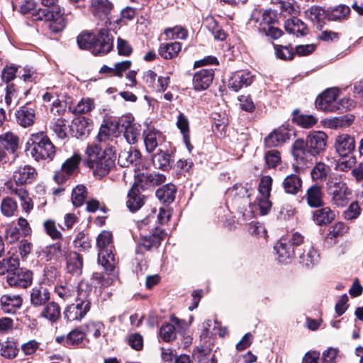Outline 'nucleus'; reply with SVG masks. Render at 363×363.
I'll use <instances>...</instances> for the list:
<instances>
[{"instance_id":"nucleus-1","label":"nucleus","mask_w":363,"mask_h":363,"mask_svg":"<svg viewBox=\"0 0 363 363\" xmlns=\"http://www.w3.org/2000/svg\"><path fill=\"white\" fill-rule=\"evenodd\" d=\"M116 155L113 147L110 146L104 150L97 144H91L85 150L84 164L92 169L95 177L101 179L106 176L115 166Z\"/></svg>"},{"instance_id":"nucleus-2","label":"nucleus","mask_w":363,"mask_h":363,"mask_svg":"<svg viewBox=\"0 0 363 363\" xmlns=\"http://www.w3.org/2000/svg\"><path fill=\"white\" fill-rule=\"evenodd\" d=\"M19 11L23 14H31L35 21H50L49 28L53 33H58L65 27L63 18L65 9L62 7H55L53 10L38 9V3L35 0H24L20 6Z\"/></svg>"},{"instance_id":"nucleus-3","label":"nucleus","mask_w":363,"mask_h":363,"mask_svg":"<svg viewBox=\"0 0 363 363\" xmlns=\"http://www.w3.org/2000/svg\"><path fill=\"white\" fill-rule=\"evenodd\" d=\"M327 135L322 131H315L310 133L306 141L297 139L291 147V152L298 162H303L307 155L316 156L325 150L327 145Z\"/></svg>"},{"instance_id":"nucleus-4","label":"nucleus","mask_w":363,"mask_h":363,"mask_svg":"<svg viewBox=\"0 0 363 363\" xmlns=\"http://www.w3.org/2000/svg\"><path fill=\"white\" fill-rule=\"evenodd\" d=\"M26 152L35 161L52 160L56 150L48 135L40 131L30 135L26 146Z\"/></svg>"},{"instance_id":"nucleus-5","label":"nucleus","mask_w":363,"mask_h":363,"mask_svg":"<svg viewBox=\"0 0 363 363\" xmlns=\"http://www.w3.org/2000/svg\"><path fill=\"white\" fill-rule=\"evenodd\" d=\"M90 292L91 289L87 286H86V289H84L83 285H79L76 303L67 306L65 309L64 316L67 321H79L90 311Z\"/></svg>"},{"instance_id":"nucleus-6","label":"nucleus","mask_w":363,"mask_h":363,"mask_svg":"<svg viewBox=\"0 0 363 363\" xmlns=\"http://www.w3.org/2000/svg\"><path fill=\"white\" fill-rule=\"evenodd\" d=\"M96 245L99 250L98 263L107 273L112 272L115 264L112 233L107 230L102 231L97 237Z\"/></svg>"},{"instance_id":"nucleus-7","label":"nucleus","mask_w":363,"mask_h":363,"mask_svg":"<svg viewBox=\"0 0 363 363\" xmlns=\"http://www.w3.org/2000/svg\"><path fill=\"white\" fill-rule=\"evenodd\" d=\"M338 89L331 88L320 94L315 100V106L325 112H333L341 108H350L353 106V101L350 99H342L340 102L337 101Z\"/></svg>"},{"instance_id":"nucleus-8","label":"nucleus","mask_w":363,"mask_h":363,"mask_svg":"<svg viewBox=\"0 0 363 363\" xmlns=\"http://www.w3.org/2000/svg\"><path fill=\"white\" fill-rule=\"evenodd\" d=\"M154 216H147L144 220L138 222V228L143 240V247L150 250L152 247H158L161 241L166 237V233L157 227L150 228L147 226L154 220Z\"/></svg>"},{"instance_id":"nucleus-9","label":"nucleus","mask_w":363,"mask_h":363,"mask_svg":"<svg viewBox=\"0 0 363 363\" xmlns=\"http://www.w3.org/2000/svg\"><path fill=\"white\" fill-rule=\"evenodd\" d=\"M326 186L334 205L343 207L347 204L351 192L345 182L339 178H333L327 182Z\"/></svg>"},{"instance_id":"nucleus-10","label":"nucleus","mask_w":363,"mask_h":363,"mask_svg":"<svg viewBox=\"0 0 363 363\" xmlns=\"http://www.w3.org/2000/svg\"><path fill=\"white\" fill-rule=\"evenodd\" d=\"M82 161V156L74 153L71 157L67 159L62 164L61 169L57 170L54 179L57 184H63L72 176L75 174Z\"/></svg>"},{"instance_id":"nucleus-11","label":"nucleus","mask_w":363,"mask_h":363,"mask_svg":"<svg viewBox=\"0 0 363 363\" xmlns=\"http://www.w3.org/2000/svg\"><path fill=\"white\" fill-rule=\"evenodd\" d=\"M171 323L163 324L160 329V337L165 342L174 340L177 336V332L184 331L187 325L184 320L176 317H171Z\"/></svg>"},{"instance_id":"nucleus-12","label":"nucleus","mask_w":363,"mask_h":363,"mask_svg":"<svg viewBox=\"0 0 363 363\" xmlns=\"http://www.w3.org/2000/svg\"><path fill=\"white\" fill-rule=\"evenodd\" d=\"M113 38L107 29H101L95 35L92 53L94 55H104L108 53L113 48Z\"/></svg>"},{"instance_id":"nucleus-13","label":"nucleus","mask_w":363,"mask_h":363,"mask_svg":"<svg viewBox=\"0 0 363 363\" xmlns=\"http://www.w3.org/2000/svg\"><path fill=\"white\" fill-rule=\"evenodd\" d=\"M37 176V170L31 165L26 164L18 167L13 172L12 180L15 186H24L31 184Z\"/></svg>"},{"instance_id":"nucleus-14","label":"nucleus","mask_w":363,"mask_h":363,"mask_svg":"<svg viewBox=\"0 0 363 363\" xmlns=\"http://www.w3.org/2000/svg\"><path fill=\"white\" fill-rule=\"evenodd\" d=\"M255 79V75L250 71L240 70L232 74L228 79L229 89L237 92L243 87L250 86Z\"/></svg>"},{"instance_id":"nucleus-15","label":"nucleus","mask_w":363,"mask_h":363,"mask_svg":"<svg viewBox=\"0 0 363 363\" xmlns=\"http://www.w3.org/2000/svg\"><path fill=\"white\" fill-rule=\"evenodd\" d=\"M33 272L26 269H17L7 277V283L11 286L26 289L31 285Z\"/></svg>"},{"instance_id":"nucleus-16","label":"nucleus","mask_w":363,"mask_h":363,"mask_svg":"<svg viewBox=\"0 0 363 363\" xmlns=\"http://www.w3.org/2000/svg\"><path fill=\"white\" fill-rule=\"evenodd\" d=\"M118 124L124 128V137L129 144L138 142L140 135V129L138 125L133 123V118L125 116L119 119Z\"/></svg>"},{"instance_id":"nucleus-17","label":"nucleus","mask_w":363,"mask_h":363,"mask_svg":"<svg viewBox=\"0 0 363 363\" xmlns=\"http://www.w3.org/2000/svg\"><path fill=\"white\" fill-rule=\"evenodd\" d=\"M50 291L43 284L34 286L30 290V303L34 307L45 306L50 299Z\"/></svg>"},{"instance_id":"nucleus-18","label":"nucleus","mask_w":363,"mask_h":363,"mask_svg":"<svg viewBox=\"0 0 363 363\" xmlns=\"http://www.w3.org/2000/svg\"><path fill=\"white\" fill-rule=\"evenodd\" d=\"M214 77V71L211 68L202 69L196 72L193 77L192 84L196 91L207 89Z\"/></svg>"},{"instance_id":"nucleus-19","label":"nucleus","mask_w":363,"mask_h":363,"mask_svg":"<svg viewBox=\"0 0 363 363\" xmlns=\"http://www.w3.org/2000/svg\"><path fill=\"white\" fill-rule=\"evenodd\" d=\"M113 9V4L109 0H91L89 10L99 19L108 18Z\"/></svg>"},{"instance_id":"nucleus-20","label":"nucleus","mask_w":363,"mask_h":363,"mask_svg":"<svg viewBox=\"0 0 363 363\" xmlns=\"http://www.w3.org/2000/svg\"><path fill=\"white\" fill-rule=\"evenodd\" d=\"M335 148L340 156H349L354 150V138L348 134H342L336 137Z\"/></svg>"},{"instance_id":"nucleus-21","label":"nucleus","mask_w":363,"mask_h":363,"mask_svg":"<svg viewBox=\"0 0 363 363\" xmlns=\"http://www.w3.org/2000/svg\"><path fill=\"white\" fill-rule=\"evenodd\" d=\"M145 196L142 194L140 185L135 183L128 193L126 206L131 212L139 210L145 203Z\"/></svg>"},{"instance_id":"nucleus-22","label":"nucleus","mask_w":363,"mask_h":363,"mask_svg":"<svg viewBox=\"0 0 363 363\" xmlns=\"http://www.w3.org/2000/svg\"><path fill=\"white\" fill-rule=\"evenodd\" d=\"M324 193L322 186L318 184H313L306 191L305 199L307 204L311 208H320L323 206Z\"/></svg>"},{"instance_id":"nucleus-23","label":"nucleus","mask_w":363,"mask_h":363,"mask_svg":"<svg viewBox=\"0 0 363 363\" xmlns=\"http://www.w3.org/2000/svg\"><path fill=\"white\" fill-rule=\"evenodd\" d=\"M16 116L18 123L23 128L33 125L36 119L35 108L28 104L21 107Z\"/></svg>"},{"instance_id":"nucleus-24","label":"nucleus","mask_w":363,"mask_h":363,"mask_svg":"<svg viewBox=\"0 0 363 363\" xmlns=\"http://www.w3.org/2000/svg\"><path fill=\"white\" fill-rule=\"evenodd\" d=\"M22 303L20 295L5 294L1 297V309L7 313H14L21 307Z\"/></svg>"},{"instance_id":"nucleus-25","label":"nucleus","mask_w":363,"mask_h":363,"mask_svg":"<svg viewBox=\"0 0 363 363\" xmlns=\"http://www.w3.org/2000/svg\"><path fill=\"white\" fill-rule=\"evenodd\" d=\"M335 218V213L330 207H322L312 213L313 220L318 225H327Z\"/></svg>"},{"instance_id":"nucleus-26","label":"nucleus","mask_w":363,"mask_h":363,"mask_svg":"<svg viewBox=\"0 0 363 363\" xmlns=\"http://www.w3.org/2000/svg\"><path fill=\"white\" fill-rule=\"evenodd\" d=\"M144 143L146 150L152 152L159 143L162 141V134L155 129H147L143 132Z\"/></svg>"},{"instance_id":"nucleus-27","label":"nucleus","mask_w":363,"mask_h":363,"mask_svg":"<svg viewBox=\"0 0 363 363\" xmlns=\"http://www.w3.org/2000/svg\"><path fill=\"white\" fill-rule=\"evenodd\" d=\"M66 259L68 272L74 276L80 275L83 267L82 257L79 253L71 252L68 254Z\"/></svg>"},{"instance_id":"nucleus-28","label":"nucleus","mask_w":363,"mask_h":363,"mask_svg":"<svg viewBox=\"0 0 363 363\" xmlns=\"http://www.w3.org/2000/svg\"><path fill=\"white\" fill-rule=\"evenodd\" d=\"M139 150L130 147L129 150H123L118 155V163L123 167H128L130 164L136 163L140 158Z\"/></svg>"},{"instance_id":"nucleus-29","label":"nucleus","mask_w":363,"mask_h":363,"mask_svg":"<svg viewBox=\"0 0 363 363\" xmlns=\"http://www.w3.org/2000/svg\"><path fill=\"white\" fill-rule=\"evenodd\" d=\"M284 28L286 32L296 35L303 36L307 33L306 25L299 18L292 17L284 23Z\"/></svg>"},{"instance_id":"nucleus-30","label":"nucleus","mask_w":363,"mask_h":363,"mask_svg":"<svg viewBox=\"0 0 363 363\" xmlns=\"http://www.w3.org/2000/svg\"><path fill=\"white\" fill-rule=\"evenodd\" d=\"M282 185L286 194L296 195L302 189V179L299 176L291 174L284 179Z\"/></svg>"},{"instance_id":"nucleus-31","label":"nucleus","mask_w":363,"mask_h":363,"mask_svg":"<svg viewBox=\"0 0 363 363\" xmlns=\"http://www.w3.org/2000/svg\"><path fill=\"white\" fill-rule=\"evenodd\" d=\"M289 139V133L282 128L276 129L272 131L264 139V143L267 147H277Z\"/></svg>"},{"instance_id":"nucleus-32","label":"nucleus","mask_w":363,"mask_h":363,"mask_svg":"<svg viewBox=\"0 0 363 363\" xmlns=\"http://www.w3.org/2000/svg\"><path fill=\"white\" fill-rule=\"evenodd\" d=\"M274 250L281 262H286L294 255V247L287 242L286 239L281 238L276 243Z\"/></svg>"},{"instance_id":"nucleus-33","label":"nucleus","mask_w":363,"mask_h":363,"mask_svg":"<svg viewBox=\"0 0 363 363\" xmlns=\"http://www.w3.org/2000/svg\"><path fill=\"white\" fill-rule=\"evenodd\" d=\"M181 50L182 43L179 42H172L161 44L158 52L164 59L170 60L177 57Z\"/></svg>"},{"instance_id":"nucleus-34","label":"nucleus","mask_w":363,"mask_h":363,"mask_svg":"<svg viewBox=\"0 0 363 363\" xmlns=\"http://www.w3.org/2000/svg\"><path fill=\"white\" fill-rule=\"evenodd\" d=\"M177 126L183 136L184 143L189 152L193 149L190 142L189 122L184 113H180L177 116Z\"/></svg>"},{"instance_id":"nucleus-35","label":"nucleus","mask_w":363,"mask_h":363,"mask_svg":"<svg viewBox=\"0 0 363 363\" xmlns=\"http://www.w3.org/2000/svg\"><path fill=\"white\" fill-rule=\"evenodd\" d=\"M300 263L306 267H312L319 260V255L311 245L305 246L303 252L299 255Z\"/></svg>"},{"instance_id":"nucleus-36","label":"nucleus","mask_w":363,"mask_h":363,"mask_svg":"<svg viewBox=\"0 0 363 363\" xmlns=\"http://www.w3.org/2000/svg\"><path fill=\"white\" fill-rule=\"evenodd\" d=\"M176 187L172 184H167L156 191L157 198L163 203H171L175 199Z\"/></svg>"},{"instance_id":"nucleus-37","label":"nucleus","mask_w":363,"mask_h":363,"mask_svg":"<svg viewBox=\"0 0 363 363\" xmlns=\"http://www.w3.org/2000/svg\"><path fill=\"white\" fill-rule=\"evenodd\" d=\"M350 13V8L345 4H340L327 10L326 18L328 21H342L346 19Z\"/></svg>"},{"instance_id":"nucleus-38","label":"nucleus","mask_w":363,"mask_h":363,"mask_svg":"<svg viewBox=\"0 0 363 363\" xmlns=\"http://www.w3.org/2000/svg\"><path fill=\"white\" fill-rule=\"evenodd\" d=\"M40 315L52 323L56 322L61 316L60 305L55 301L46 303Z\"/></svg>"},{"instance_id":"nucleus-39","label":"nucleus","mask_w":363,"mask_h":363,"mask_svg":"<svg viewBox=\"0 0 363 363\" xmlns=\"http://www.w3.org/2000/svg\"><path fill=\"white\" fill-rule=\"evenodd\" d=\"M152 163L155 168L167 170L171 167V155L164 151H159L152 156Z\"/></svg>"},{"instance_id":"nucleus-40","label":"nucleus","mask_w":363,"mask_h":363,"mask_svg":"<svg viewBox=\"0 0 363 363\" xmlns=\"http://www.w3.org/2000/svg\"><path fill=\"white\" fill-rule=\"evenodd\" d=\"M55 292L63 301H69L76 294V289L72 284L64 282L58 284L55 287Z\"/></svg>"},{"instance_id":"nucleus-41","label":"nucleus","mask_w":363,"mask_h":363,"mask_svg":"<svg viewBox=\"0 0 363 363\" xmlns=\"http://www.w3.org/2000/svg\"><path fill=\"white\" fill-rule=\"evenodd\" d=\"M293 121L303 128H310L318 122V119L313 115L300 113L297 110L294 111Z\"/></svg>"},{"instance_id":"nucleus-42","label":"nucleus","mask_w":363,"mask_h":363,"mask_svg":"<svg viewBox=\"0 0 363 363\" xmlns=\"http://www.w3.org/2000/svg\"><path fill=\"white\" fill-rule=\"evenodd\" d=\"M0 142L3 144L6 150L14 153L18 148L19 139L17 135L6 132L0 135Z\"/></svg>"},{"instance_id":"nucleus-43","label":"nucleus","mask_w":363,"mask_h":363,"mask_svg":"<svg viewBox=\"0 0 363 363\" xmlns=\"http://www.w3.org/2000/svg\"><path fill=\"white\" fill-rule=\"evenodd\" d=\"M18 349L16 343L11 340H0V354L7 359H13L16 357Z\"/></svg>"},{"instance_id":"nucleus-44","label":"nucleus","mask_w":363,"mask_h":363,"mask_svg":"<svg viewBox=\"0 0 363 363\" xmlns=\"http://www.w3.org/2000/svg\"><path fill=\"white\" fill-rule=\"evenodd\" d=\"M19 260L17 257L11 256L0 261V275L8 274L11 275L19 267Z\"/></svg>"},{"instance_id":"nucleus-45","label":"nucleus","mask_w":363,"mask_h":363,"mask_svg":"<svg viewBox=\"0 0 363 363\" xmlns=\"http://www.w3.org/2000/svg\"><path fill=\"white\" fill-rule=\"evenodd\" d=\"M330 171L329 166L323 162H317L311 171L312 179L323 182L326 179Z\"/></svg>"},{"instance_id":"nucleus-46","label":"nucleus","mask_w":363,"mask_h":363,"mask_svg":"<svg viewBox=\"0 0 363 363\" xmlns=\"http://www.w3.org/2000/svg\"><path fill=\"white\" fill-rule=\"evenodd\" d=\"M86 333L79 328L71 330L66 336V346H79L86 338Z\"/></svg>"},{"instance_id":"nucleus-47","label":"nucleus","mask_w":363,"mask_h":363,"mask_svg":"<svg viewBox=\"0 0 363 363\" xmlns=\"http://www.w3.org/2000/svg\"><path fill=\"white\" fill-rule=\"evenodd\" d=\"M19 102L17 89L13 84H9L6 89L5 103L8 108H13Z\"/></svg>"},{"instance_id":"nucleus-48","label":"nucleus","mask_w":363,"mask_h":363,"mask_svg":"<svg viewBox=\"0 0 363 363\" xmlns=\"http://www.w3.org/2000/svg\"><path fill=\"white\" fill-rule=\"evenodd\" d=\"M0 208L4 216L11 217L17 211L18 204L13 198L6 196L2 199Z\"/></svg>"},{"instance_id":"nucleus-49","label":"nucleus","mask_w":363,"mask_h":363,"mask_svg":"<svg viewBox=\"0 0 363 363\" xmlns=\"http://www.w3.org/2000/svg\"><path fill=\"white\" fill-rule=\"evenodd\" d=\"M95 35L91 32L84 31L77 38V42L80 49L91 50L92 52Z\"/></svg>"},{"instance_id":"nucleus-50","label":"nucleus","mask_w":363,"mask_h":363,"mask_svg":"<svg viewBox=\"0 0 363 363\" xmlns=\"http://www.w3.org/2000/svg\"><path fill=\"white\" fill-rule=\"evenodd\" d=\"M250 186L247 184H235L231 189L228 190L230 196L238 198H248L250 194Z\"/></svg>"},{"instance_id":"nucleus-51","label":"nucleus","mask_w":363,"mask_h":363,"mask_svg":"<svg viewBox=\"0 0 363 363\" xmlns=\"http://www.w3.org/2000/svg\"><path fill=\"white\" fill-rule=\"evenodd\" d=\"M67 121L62 118L55 119L50 125V128L56 134L57 137L64 139L67 137Z\"/></svg>"},{"instance_id":"nucleus-52","label":"nucleus","mask_w":363,"mask_h":363,"mask_svg":"<svg viewBox=\"0 0 363 363\" xmlns=\"http://www.w3.org/2000/svg\"><path fill=\"white\" fill-rule=\"evenodd\" d=\"M87 196V191L84 186L77 185L72 190V201L74 206H81Z\"/></svg>"},{"instance_id":"nucleus-53","label":"nucleus","mask_w":363,"mask_h":363,"mask_svg":"<svg viewBox=\"0 0 363 363\" xmlns=\"http://www.w3.org/2000/svg\"><path fill=\"white\" fill-rule=\"evenodd\" d=\"M95 107L94 101L90 98H83L78 102L73 112L77 114H84L90 112Z\"/></svg>"},{"instance_id":"nucleus-54","label":"nucleus","mask_w":363,"mask_h":363,"mask_svg":"<svg viewBox=\"0 0 363 363\" xmlns=\"http://www.w3.org/2000/svg\"><path fill=\"white\" fill-rule=\"evenodd\" d=\"M305 16L312 21H319L322 17L326 18L327 10L321 6H312L305 11Z\"/></svg>"},{"instance_id":"nucleus-55","label":"nucleus","mask_w":363,"mask_h":363,"mask_svg":"<svg viewBox=\"0 0 363 363\" xmlns=\"http://www.w3.org/2000/svg\"><path fill=\"white\" fill-rule=\"evenodd\" d=\"M43 228L46 234L52 240H59L62 238V234L57 230L56 223L54 220L48 219L45 220Z\"/></svg>"},{"instance_id":"nucleus-56","label":"nucleus","mask_w":363,"mask_h":363,"mask_svg":"<svg viewBox=\"0 0 363 363\" xmlns=\"http://www.w3.org/2000/svg\"><path fill=\"white\" fill-rule=\"evenodd\" d=\"M47 257L51 259L52 258L59 259L65 256L66 252L62 247L60 242L52 244L46 247Z\"/></svg>"},{"instance_id":"nucleus-57","label":"nucleus","mask_w":363,"mask_h":363,"mask_svg":"<svg viewBox=\"0 0 363 363\" xmlns=\"http://www.w3.org/2000/svg\"><path fill=\"white\" fill-rule=\"evenodd\" d=\"M86 333L91 334L95 338L99 337L104 333L105 326L100 321H91L85 325Z\"/></svg>"},{"instance_id":"nucleus-58","label":"nucleus","mask_w":363,"mask_h":363,"mask_svg":"<svg viewBox=\"0 0 363 363\" xmlns=\"http://www.w3.org/2000/svg\"><path fill=\"white\" fill-rule=\"evenodd\" d=\"M6 186L11 194L18 197L21 203L30 197L28 190L23 186L18 187L11 182H7Z\"/></svg>"},{"instance_id":"nucleus-59","label":"nucleus","mask_w":363,"mask_h":363,"mask_svg":"<svg viewBox=\"0 0 363 363\" xmlns=\"http://www.w3.org/2000/svg\"><path fill=\"white\" fill-rule=\"evenodd\" d=\"M164 34L172 39L184 40L188 36V31L182 26H175L169 28L164 30Z\"/></svg>"},{"instance_id":"nucleus-60","label":"nucleus","mask_w":363,"mask_h":363,"mask_svg":"<svg viewBox=\"0 0 363 363\" xmlns=\"http://www.w3.org/2000/svg\"><path fill=\"white\" fill-rule=\"evenodd\" d=\"M74 245L79 250H86L91 247V241L88 235L79 232L74 240Z\"/></svg>"},{"instance_id":"nucleus-61","label":"nucleus","mask_w":363,"mask_h":363,"mask_svg":"<svg viewBox=\"0 0 363 363\" xmlns=\"http://www.w3.org/2000/svg\"><path fill=\"white\" fill-rule=\"evenodd\" d=\"M272 185V178L270 176L262 177L259 184L260 196H270Z\"/></svg>"},{"instance_id":"nucleus-62","label":"nucleus","mask_w":363,"mask_h":363,"mask_svg":"<svg viewBox=\"0 0 363 363\" xmlns=\"http://www.w3.org/2000/svg\"><path fill=\"white\" fill-rule=\"evenodd\" d=\"M166 177L164 174L160 173H151L142 176V181L152 186L160 185L165 182Z\"/></svg>"},{"instance_id":"nucleus-63","label":"nucleus","mask_w":363,"mask_h":363,"mask_svg":"<svg viewBox=\"0 0 363 363\" xmlns=\"http://www.w3.org/2000/svg\"><path fill=\"white\" fill-rule=\"evenodd\" d=\"M275 53L277 57L285 60L293 59L295 55L292 48L279 45H275Z\"/></svg>"},{"instance_id":"nucleus-64","label":"nucleus","mask_w":363,"mask_h":363,"mask_svg":"<svg viewBox=\"0 0 363 363\" xmlns=\"http://www.w3.org/2000/svg\"><path fill=\"white\" fill-rule=\"evenodd\" d=\"M265 162L269 168L276 167L281 162L279 152L276 150L267 152L265 155Z\"/></svg>"}]
</instances>
